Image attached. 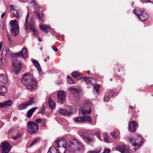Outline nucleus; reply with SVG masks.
<instances>
[{
    "label": "nucleus",
    "mask_w": 153,
    "mask_h": 153,
    "mask_svg": "<svg viewBox=\"0 0 153 153\" xmlns=\"http://www.w3.org/2000/svg\"><path fill=\"white\" fill-rule=\"evenodd\" d=\"M7 38L10 43L11 45H13L14 44V41L12 39L11 36L8 33H6Z\"/></svg>",
    "instance_id": "38"
},
{
    "label": "nucleus",
    "mask_w": 153,
    "mask_h": 153,
    "mask_svg": "<svg viewBox=\"0 0 153 153\" xmlns=\"http://www.w3.org/2000/svg\"><path fill=\"white\" fill-rule=\"evenodd\" d=\"M19 126H13L8 131V133L9 134L11 132L15 131L16 129H17V128H19Z\"/></svg>",
    "instance_id": "37"
},
{
    "label": "nucleus",
    "mask_w": 153,
    "mask_h": 153,
    "mask_svg": "<svg viewBox=\"0 0 153 153\" xmlns=\"http://www.w3.org/2000/svg\"><path fill=\"white\" fill-rule=\"evenodd\" d=\"M5 108H9L12 105V101L10 100H9L3 102Z\"/></svg>",
    "instance_id": "27"
},
{
    "label": "nucleus",
    "mask_w": 153,
    "mask_h": 153,
    "mask_svg": "<svg viewBox=\"0 0 153 153\" xmlns=\"http://www.w3.org/2000/svg\"><path fill=\"white\" fill-rule=\"evenodd\" d=\"M134 13L137 15L138 19L141 21H145L148 18V14L140 8H137L133 10Z\"/></svg>",
    "instance_id": "4"
},
{
    "label": "nucleus",
    "mask_w": 153,
    "mask_h": 153,
    "mask_svg": "<svg viewBox=\"0 0 153 153\" xmlns=\"http://www.w3.org/2000/svg\"><path fill=\"white\" fill-rule=\"evenodd\" d=\"M52 48L54 51H56L58 50L57 48L56 47L54 46L52 47Z\"/></svg>",
    "instance_id": "53"
},
{
    "label": "nucleus",
    "mask_w": 153,
    "mask_h": 153,
    "mask_svg": "<svg viewBox=\"0 0 153 153\" xmlns=\"http://www.w3.org/2000/svg\"><path fill=\"white\" fill-rule=\"evenodd\" d=\"M14 55L18 57H21L23 58H27L28 55L27 49L24 48L19 52L14 53Z\"/></svg>",
    "instance_id": "12"
},
{
    "label": "nucleus",
    "mask_w": 153,
    "mask_h": 153,
    "mask_svg": "<svg viewBox=\"0 0 153 153\" xmlns=\"http://www.w3.org/2000/svg\"><path fill=\"white\" fill-rule=\"evenodd\" d=\"M88 153H96V151H90L88 152Z\"/></svg>",
    "instance_id": "61"
},
{
    "label": "nucleus",
    "mask_w": 153,
    "mask_h": 153,
    "mask_svg": "<svg viewBox=\"0 0 153 153\" xmlns=\"http://www.w3.org/2000/svg\"><path fill=\"white\" fill-rule=\"evenodd\" d=\"M83 147L82 144L77 140L73 139L70 142L68 147L69 152L73 153L76 150H79Z\"/></svg>",
    "instance_id": "3"
},
{
    "label": "nucleus",
    "mask_w": 153,
    "mask_h": 153,
    "mask_svg": "<svg viewBox=\"0 0 153 153\" xmlns=\"http://www.w3.org/2000/svg\"><path fill=\"white\" fill-rule=\"evenodd\" d=\"M140 1L142 3L151 2L153 4V0H140Z\"/></svg>",
    "instance_id": "48"
},
{
    "label": "nucleus",
    "mask_w": 153,
    "mask_h": 153,
    "mask_svg": "<svg viewBox=\"0 0 153 153\" xmlns=\"http://www.w3.org/2000/svg\"><path fill=\"white\" fill-rule=\"evenodd\" d=\"M66 93L64 91H60L57 94L58 100L59 102L62 104L65 102Z\"/></svg>",
    "instance_id": "10"
},
{
    "label": "nucleus",
    "mask_w": 153,
    "mask_h": 153,
    "mask_svg": "<svg viewBox=\"0 0 153 153\" xmlns=\"http://www.w3.org/2000/svg\"><path fill=\"white\" fill-rule=\"evenodd\" d=\"M2 95H3V96H4L3 95V94L2 93V92H0V96H2Z\"/></svg>",
    "instance_id": "64"
},
{
    "label": "nucleus",
    "mask_w": 153,
    "mask_h": 153,
    "mask_svg": "<svg viewBox=\"0 0 153 153\" xmlns=\"http://www.w3.org/2000/svg\"><path fill=\"white\" fill-rule=\"evenodd\" d=\"M44 107H44V105H43L42 106V109H41V110L38 113L39 114H41L42 115H44V113L45 111L46 110V109Z\"/></svg>",
    "instance_id": "46"
},
{
    "label": "nucleus",
    "mask_w": 153,
    "mask_h": 153,
    "mask_svg": "<svg viewBox=\"0 0 153 153\" xmlns=\"http://www.w3.org/2000/svg\"><path fill=\"white\" fill-rule=\"evenodd\" d=\"M81 94H76L74 96L76 101L77 102H79L80 99V95Z\"/></svg>",
    "instance_id": "43"
},
{
    "label": "nucleus",
    "mask_w": 153,
    "mask_h": 153,
    "mask_svg": "<svg viewBox=\"0 0 153 153\" xmlns=\"http://www.w3.org/2000/svg\"><path fill=\"white\" fill-rule=\"evenodd\" d=\"M81 137L85 142H90L93 140V138L91 137H88L84 135H82Z\"/></svg>",
    "instance_id": "32"
},
{
    "label": "nucleus",
    "mask_w": 153,
    "mask_h": 153,
    "mask_svg": "<svg viewBox=\"0 0 153 153\" xmlns=\"http://www.w3.org/2000/svg\"><path fill=\"white\" fill-rule=\"evenodd\" d=\"M5 12H4V13H3L1 15V18L2 19H3L4 17V16H5Z\"/></svg>",
    "instance_id": "58"
},
{
    "label": "nucleus",
    "mask_w": 153,
    "mask_h": 153,
    "mask_svg": "<svg viewBox=\"0 0 153 153\" xmlns=\"http://www.w3.org/2000/svg\"><path fill=\"white\" fill-rule=\"evenodd\" d=\"M5 108L3 102L0 103V108Z\"/></svg>",
    "instance_id": "54"
},
{
    "label": "nucleus",
    "mask_w": 153,
    "mask_h": 153,
    "mask_svg": "<svg viewBox=\"0 0 153 153\" xmlns=\"http://www.w3.org/2000/svg\"><path fill=\"white\" fill-rule=\"evenodd\" d=\"M134 106H130L129 107V108L131 110H133L134 109Z\"/></svg>",
    "instance_id": "59"
},
{
    "label": "nucleus",
    "mask_w": 153,
    "mask_h": 153,
    "mask_svg": "<svg viewBox=\"0 0 153 153\" xmlns=\"http://www.w3.org/2000/svg\"><path fill=\"white\" fill-rule=\"evenodd\" d=\"M2 148L1 153H8L11 149L10 144L7 142L2 143L1 145Z\"/></svg>",
    "instance_id": "9"
},
{
    "label": "nucleus",
    "mask_w": 153,
    "mask_h": 153,
    "mask_svg": "<svg viewBox=\"0 0 153 153\" xmlns=\"http://www.w3.org/2000/svg\"><path fill=\"white\" fill-rule=\"evenodd\" d=\"M94 90L96 91V84H95L94 86Z\"/></svg>",
    "instance_id": "62"
},
{
    "label": "nucleus",
    "mask_w": 153,
    "mask_h": 153,
    "mask_svg": "<svg viewBox=\"0 0 153 153\" xmlns=\"http://www.w3.org/2000/svg\"><path fill=\"white\" fill-rule=\"evenodd\" d=\"M48 102L50 108L52 110L54 109L56 106L55 103L50 98H49Z\"/></svg>",
    "instance_id": "24"
},
{
    "label": "nucleus",
    "mask_w": 153,
    "mask_h": 153,
    "mask_svg": "<svg viewBox=\"0 0 153 153\" xmlns=\"http://www.w3.org/2000/svg\"><path fill=\"white\" fill-rule=\"evenodd\" d=\"M101 88V85L100 84H96V95L100 94L99 92Z\"/></svg>",
    "instance_id": "40"
},
{
    "label": "nucleus",
    "mask_w": 153,
    "mask_h": 153,
    "mask_svg": "<svg viewBox=\"0 0 153 153\" xmlns=\"http://www.w3.org/2000/svg\"><path fill=\"white\" fill-rule=\"evenodd\" d=\"M38 40H39V41L40 42H41V41H42L41 39V38L40 37H39V38H38Z\"/></svg>",
    "instance_id": "63"
},
{
    "label": "nucleus",
    "mask_w": 153,
    "mask_h": 153,
    "mask_svg": "<svg viewBox=\"0 0 153 153\" xmlns=\"http://www.w3.org/2000/svg\"><path fill=\"white\" fill-rule=\"evenodd\" d=\"M74 120L76 123L80 124L83 123L82 116L77 117L76 118H74Z\"/></svg>",
    "instance_id": "29"
},
{
    "label": "nucleus",
    "mask_w": 153,
    "mask_h": 153,
    "mask_svg": "<svg viewBox=\"0 0 153 153\" xmlns=\"http://www.w3.org/2000/svg\"><path fill=\"white\" fill-rule=\"evenodd\" d=\"M11 25L10 33L12 35L14 36H17L19 33V27L18 26L17 20H11L10 22Z\"/></svg>",
    "instance_id": "5"
},
{
    "label": "nucleus",
    "mask_w": 153,
    "mask_h": 153,
    "mask_svg": "<svg viewBox=\"0 0 153 153\" xmlns=\"http://www.w3.org/2000/svg\"><path fill=\"white\" fill-rule=\"evenodd\" d=\"M31 1V3L34 4V5H35V7H36L37 9L38 8H40L41 7L37 4V3L34 0H30Z\"/></svg>",
    "instance_id": "45"
},
{
    "label": "nucleus",
    "mask_w": 153,
    "mask_h": 153,
    "mask_svg": "<svg viewBox=\"0 0 153 153\" xmlns=\"http://www.w3.org/2000/svg\"><path fill=\"white\" fill-rule=\"evenodd\" d=\"M67 81L70 84H73L74 82L72 78L69 75L67 76Z\"/></svg>",
    "instance_id": "42"
},
{
    "label": "nucleus",
    "mask_w": 153,
    "mask_h": 153,
    "mask_svg": "<svg viewBox=\"0 0 153 153\" xmlns=\"http://www.w3.org/2000/svg\"><path fill=\"white\" fill-rule=\"evenodd\" d=\"M59 113L64 116H69L71 114V112L63 109H60L59 111Z\"/></svg>",
    "instance_id": "21"
},
{
    "label": "nucleus",
    "mask_w": 153,
    "mask_h": 153,
    "mask_svg": "<svg viewBox=\"0 0 153 153\" xmlns=\"http://www.w3.org/2000/svg\"><path fill=\"white\" fill-rule=\"evenodd\" d=\"M71 75L74 78L79 80L83 76L82 74L76 72H73L72 73Z\"/></svg>",
    "instance_id": "22"
},
{
    "label": "nucleus",
    "mask_w": 153,
    "mask_h": 153,
    "mask_svg": "<svg viewBox=\"0 0 153 153\" xmlns=\"http://www.w3.org/2000/svg\"><path fill=\"white\" fill-rule=\"evenodd\" d=\"M35 14L36 15V18L39 20L41 21L42 22H43L45 20V16L43 13H40L37 11H35Z\"/></svg>",
    "instance_id": "15"
},
{
    "label": "nucleus",
    "mask_w": 153,
    "mask_h": 153,
    "mask_svg": "<svg viewBox=\"0 0 153 153\" xmlns=\"http://www.w3.org/2000/svg\"><path fill=\"white\" fill-rule=\"evenodd\" d=\"M32 62L33 65L36 68L37 70L39 71H41V68L40 66V65L39 63L36 60H33L32 61Z\"/></svg>",
    "instance_id": "25"
},
{
    "label": "nucleus",
    "mask_w": 153,
    "mask_h": 153,
    "mask_svg": "<svg viewBox=\"0 0 153 153\" xmlns=\"http://www.w3.org/2000/svg\"><path fill=\"white\" fill-rule=\"evenodd\" d=\"M23 76L21 81L28 90H32L37 87V81L33 76L28 73L24 74Z\"/></svg>",
    "instance_id": "1"
},
{
    "label": "nucleus",
    "mask_w": 153,
    "mask_h": 153,
    "mask_svg": "<svg viewBox=\"0 0 153 153\" xmlns=\"http://www.w3.org/2000/svg\"><path fill=\"white\" fill-rule=\"evenodd\" d=\"M21 137L20 134H17L16 136L14 135L12 137L13 139L14 140H16L20 137Z\"/></svg>",
    "instance_id": "49"
},
{
    "label": "nucleus",
    "mask_w": 153,
    "mask_h": 153,
    "mask_svg": "<svg viewBox=\"0 0 153 153\" xmlns=\"http://www.w3.org/2000/svg\"><path fill=\"white\" fill-rule=\"evenodd\" d=\"M70 91L71 92V93L74 96V95H76V94H81V93L79 90L78 89L74 88H70Z\"/></svg>",
    "instance_id": "23"
},
{
    "label": "nucleus",
    "mask_w": 153,
    "mask_h": 153,
    "mask_svg": "<svg viewBox=\"0 0 153 153\" xmlns=\"http://www.w3.org/2000/svg\"><path fill=\"white\" fill-rule=\"evenodd\" d=\"M39 140V139H36L33 140L32 142L30 144V146H32L33 145L36 143Z\"/></svg>",
    "instance_id": "44"
},
{
    "label": "nucleus",
    "mask_w": 153,
    "mask_h": 153,
    "mask_svg": "<svg viewBox=\"0 0 153 153\" xmlns=\"http://www.w3.org/2000/svg\"><path fill=\"white\" fill-rule=\"evenodd\" d=\"M28 14H29V12H28L25 22V29L27 30H30L31 31H32L36 36L38 34V33L37 31L36 30L34 29L33 24L31 23L30 25H29V26H28V24L27 23V19H28Z\"/></svg>",
    "instance_id": "8"
},
{
    "label": "nucleus",
    "mask_w": 153,
    "mask_h": 153,
    "mask_svg": "<svg viewBox=\"0 0 153 153\" xmlns=\"http://www.w3.org/2000/svg\"><path fill=\"white\" fill-rule=\"evenodd\" d=\"M66 148L64 146L57 147L58 153H65Z\"/></svg>",
    "instance_id": "30"
},
{
    "label": "nucleus",
    "mask_w": 153,
    "mask_h": 153,
    "mask_svg": "<svg viewBox=\"0 0 153 153\" xmlns=\"http://www.w3.org/2000/svg\"><path fill=\"white\" fill-rule=\"evenodd\" d=\"M8 53L9 51H7L6 48H3L1 52V59H4Z\"/></svg>",
    "instance_id": "26"
},
{
    "label": "nucleus",
    "mask_w": 153,
    "mask_h": 153,
    "mask_svg": "<svg viewBox=\"0 0 153 153\" xmlns=\"http://www.w3.org/2000/svg\"><path fill=\"white\" fill-rule=\"evenodd\" d=\"M1 90L4 93H6L7 92L6 87L4 85L1 86Z\"/></svg>",
    "instance_id": "50"
},
{
    "label": "nucleus",
    "mask_w": 153,
    "mask_h": 153,
    "mask_svg": "<svg viewBox=\"0 0 153 153\" xmlns=\"http://www.w3.org/2000/svg\"><path fill=\"white\" fill-rule=\"evenodd\" d=\"M35 121L37 123H40L41 122V120L39 118H38L35 120Z\"/></svg>",
    "instance_id": "55"
},
{
    "label": "nucleus",
    "mask_w": 153,
    "mask_h": 153,
    "mask_svg": "<svg viewBox=\"0 0 153 153\" xmlns=\"http://www.w3.org/2000/svg\"><path fill=\"white\" fill-rule=\"evenodd\" d=\"M4 44L3 42H0V51L1 50V49L2 48V47L3 45Z\"/></svg>",
    "instance_id": "56"
},
{
    "label": "nucleus",
    "mask_w": 153,
    "mask_h": 153,
    "mask_svg": "<svg viewBox=\"0 0 153 153\" xmlns=\"http://www.w3.org/2000/svg\"><path fill=\"white\" fill-rule=\"evenodd\" d=\"M2 26H1V28L2 30H3L4 28V23H2Z\"/></svg>",
    "instance_id": "60"
},
{
    "label": "nucleus",
    "mask_w": 153,
    "mask_h": 153,
    "mask_svg": "<svg viewBox=\"0 0 153 153\" xmlns=\"http://www.w3.org/2000/svg\"><path fill=\"white\" fill-rule=\"evenodd\" d=\"M83 79L85 81H87V84H91L92 85L95 84L96 82V80L94 78H91L90 79L88 77H84L83 78Z\"/></svg>",
    "instance_id": "19"
},
{
    "label": "nucleus",
    "mask_w": 153,
    "mask_h": 153,
    "mask_svg": "<svg viewBox=\"0 0 153 153\" xmlns=\"http://www.w3.org/2000/svg\"><path fill=\"white\" fill-rule=\"evenodd\" d=\"M35 98L33 97L31 98L29 100L28 102H26L27 104V105L29 106L32 105L34 103Z\"/></svg>",
    "instance_id": "36"
},
{
    "label": "nucleus",
    "mask_w": 153,
    "mask_h": 153,
    "mask_svg": "<svg viewBox=\"0 0 153 153\" xmlns=\"http://www.w3.org/2000/svg\"><path fill=\"white\" fill-rule=\"evenodd\" d=\"M27 126L28 132L31 134L36 133L38 130V125L33 121H28Z\"/></svg>",
    "instance_id": "6"
},
{
    "label": "nucleus",
    "mask_w": 153,
    "mask_h": 153,
    "mask_svg": "<svg viewBox=\"0 0 153 153\" xmlns=\"http://www.w3.org/2000/svg\"><path fill=\"white\" fill-rule=\"evenodd\" d=\"M96 136L100 140L102 141V139L101 138V136L100 135V133L98 131H96Z\"/></svg>",
    "instance_id": "51"
},
{
    "label": "nucleus",
    "mask_w": 153,
    "mask_h": 153,
    "mask_svg": "<svg viewBox=\"0 0 153 153\" xmlns=\"http://www.w3.org/2000/svg\"><path fill=\"white\" fill-rule=\"evenodd\" d=\"M10 12L13 14L14 16L16 18H19V15L17 11L14 8L13 5H11Z\"/></svg>",
    "instance_id": "18"
},
{
    "label": "nucleus",
    "mask_w": 153,
    "mask_h": 153,
    "mask_svg": "<svg viewBox=\"0 0 153 153\" xmlns=\"http://www.w3.org/2000/svg\"><path fill=\"white\" fill-rule=\"evenodd\" d=\"M111 134L113 138H114L115 139H116L118 138L117 134L116 133L114 132H112L111 133Z\"/></svg>",
    "instance_id": "47"
},
{
    "label": "nucleus",
    "mask_w": 153,
    "mask_h": 153,
    "mask_svg": "<svg viewBox=\"0 0 153 153\" xmlns=\"http://www.w3.org/2000/svg\"><path fill=\"white\" fill-rule=\"evenodd\" d=\"M28 19H29V18H28V19H27V23L28 24V26H29V25H30L31 24V23H32V24H33V18H31L30 23H28Z\"/></svg>",
    "instance_id": "52"
},
{
    "label": "nucleus",
    "mask_w": 153,
    "mask_h": 153,
    "mask_svg": "<svg viewBox=\"0 0 153 153\" xmlns=\"http://www.w3.org/2000/svg\"><path fill=\"white\" fill-rule=\"evenodd\" d=\"M83 123L85 122H91V119L90 117L89 116H82Z\"/></svg>",
    "instance_id": "31"
},
{
    "label": "nucleus",
    "mask_w": 153,
    "mask_h": 153,
    "mask_svg": "<svg viewBox=\"0 0 153 153\" xmlns=\"http://www.w3.org/2000/svg\"><path fill=\"white\" fill-rule=\"evenodd\" d=\"M37 108L36 107H33L28 111L26 115V116L28 118H30L32 116L33 113Z\"/></svg>",
    "instance_id": "20"
},
{
    "label": "nucleus",
    "mask_w": 153,
    "mask_h": 153,
    "mask_svg": "<svg viewBox=\"0 0 153 153\" xmlns=\"http://www.w3.org/2000/svg\"><path fill=\"white\" fill-rule=\"evenodd\" d=\"M110 150L109 149H105L103 153H109Z\"/></svg>",
    "instance_id": "57"
},
{
    "label": "nucleus",
    "mask_w": 153,
    "mask_h": 153,
    "mask_svg": "<svg viewBox=\"0 0 153 153\" xmlns=\"http://www.w3.org/2000/svg\"><path fill=\"white\" fill-rule=\"evenodd\" d=\"M128 142L132 146L135 147L132 150L135 151L143 144V140L142 137L140 135L135 134L133 137H130Z\"/></svg>",
    "instance_id": "2"
},
{
    "label": "nucleus",
    "mask_w": 153,
    "mask_h": 153,
    "mask_svg": "<svg viewBox=\"0 0 153 153\" xmlns=\"http://www.w3.org/2000/svg\"><path fill=\"white\" fill-rule=\"evenodd\" d=\"M104 141L107 143H110L108 137V134L107 133H105L104 135Z\"/></svg>",
    "instance_id": "39"
},
{
    "label": "nucleus",
    "mask_w": 153,
    "mask_h": 153,
    "mask_svg": "<svg viewBox=\"0 0 153 153\" xmlns=\"http://www.w3.org/2000/svg\"><path fill=\"white\" fill-rule=\"evenodd\" d=\"M110 97L107 95V93H105L104 97V101L105 102H108L110 100Z\"/></svg>",
    "instance_id": "41"
},
{
    "label": "nucleus",
    "mask_w": 153,
    "mask_h": 153,
    "mask_svg": "<svg viewBox=\"0 0 153 153\" xmlns=\"http://www.w3.org/2000/svg\"><path fill=\"white\" fill-rule=\"evenodd\" d=\"M91 105V104H88V102H86L85 105V107H87V106L88 105L89 109L88 110L85 109L83 110H82L81 111V112H82L83 115H85L88 114H89L91 113V109L90 107Z\"/></svg>",
    "instance_id": "16"
},
{
    "label": "nucleus",
    "mask_w": 153,
    "mask_h": 153,
    "mask_svg": "<svg viewBox=\"0 0 153 153\" xmlns=\"http://www.w3.org/2000/svg\"><path fill=\"white\" fill-rule=\"evenodd\" d=\"M40 30L45 33H48L51 30V27L46 25H42L39 26Z\"/></svg>",
    "instance_id": "17"
},
{
    "label": "nucleus",
    "mask_w": 153,
    "mask_h": 153,
    "mask_svg": "<svg viewBox=\"0 0 153 153\" xmlns=\"http://www.w3.org/2000/svg\"><path fill=\"white\" fill-rule=\"evenodd\" d=\"M57 145V147L64 146L66 147L67 145L65 140L64 139H58L55 142Z\"/></svg>",
    "instance_id": "13"
},
{
    "label": "nucleus",
    "mask_w": 153,
    "mask_h": 153,
    "mask_svg": "<svg viewBox=\"0 0 153 153\" xmlns=\"http://www.w3.org/2000/svg\"><path fill=\"white\" fill-rule=\"evenodd\" d=\"M2 79L1 81L2 82L5 84L7 83L8 79L7 77L4 75L2 74L1 76Z\"/></svg>",
    "instance_id": "34"
},
{
    "label": "nucleus",
    "mask_w": 153,
    "mask_h": 153,
    "mask_svg": "<svg viewBox=\"0 0 153 153\" xmlns=\"http://www.w3.org/2000/svg\"><path fill=\"white\" fill-rule=\"evenodd\" d=\"M47 153H57L56 149L55 146H51Z\"/></svg>",
    "instance_id": "33"
},
{
    "label": "nucleus",
    "mask_w": 153,
    "mask_h": 153,
    "mask_svg": "<svg viewBox=\"0 0 153 153\" xmlns=\"http://www.w3.org/2000/svg\"><path fill=\"white\" fill-rule=\"evenodd\" d=\"M28 106L26 102L24 103L21 104L18 106V109L20 110H22L25 109Z\"/></svg>",
    "instance_id": "28"
},
{
    "label": "nucleus",
    "mask_w": 153,
    "mask_h": 153,
    "mask_svg": "<svg viewBox=\"0 0 153 153\" xmlns=\"http://www.w3.org/2000/svg\"><path fill=\"white\" fill-rule=\"evenodd\" d=\"M13 65L15 73L16 74L20 71L22 67V64L20 61L16 59L13 60Z\"/></svg>",
    "instance_id": "7"
},
{
    "label": "nucleus",
    "mask_w": 153,
    "mask_h": 153,
    "mask_svg": "<svg viewBox=\"0 0 153 153\" xmlns=\"http://www.w3.org/2000/svg\"><path fill=\"white\" fill-rule=\"evenodd\" d=\"M116 148L121 153H130L129 149L124 145H118L116 147Z\"/></svg>",
    "instance_id": "11"
},
{
    "label": "nucleus",
    "mask_w": 153,
    "mask_h": 153,
    "mask_svg": "<svg viewBox=\"0 0 153 153\" xmlns=\"http://www.w3.org/2000/svg\"><path fill=\"white\" fill-rule=\"evenodd\" d=\"M138 125L137 123L134 121H132L129 124V129L131 132H134L137 127Z\"/></svg>",
    "instance_id": "14"
},
{
    "label": "nucleus",
    "mask_w": 153,
    "mask_h": 153,
    "mask_svg": "<svg viewBox=\"0 0 153 153\" xmlns=\"http://www.w3.org/2000/svg\"><path fill=\"white\" fill-rule=\"evenodd\" d=\"M106 93H108V94L107 95L109 96L110 98L113 97L114 95V92L112 90L108 89L107 90V92Z\"/></svg>",
    "instance_id": "35"
}]
</instances>
